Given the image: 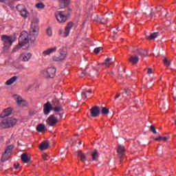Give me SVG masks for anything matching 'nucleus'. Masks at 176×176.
Wrapping results in <instances>:
<instances>
[{"instance_id": "8fccbe9b", "label": "nucleus", "mask_w": 176, "mask_h": 176, "mask_svg": "<svg viewBox=\"0 0 176 176\" xmlns=\"http://www.w3.org/2000/svg\"><path fill=\"white\" fill-rule=\"evenodd\" d=\"M113 39H115L116 38V32H113V34L112 35Z\"/></svg>"}, {"instance_id": "ddd939ff", "label": "nucleus", "mask_w": 176, "mask_h": 176, "mask_svg": "<svg viewBox=\"0 0 176 176\" xmlns=\"http://www.w3.org/2000/svg\"><path fill=\"white\" fill-rule=\"evenodd\" d=\"M90 112L92 118H97L100 116V107L94 106L90 109Z\"/></svg>"}, {"instance_id": "b1692460", "label": "nucleus", "mask_w": 176, "mask_h": 176, "mask_svg": "<svg viewBox=\"0 0 176 176\" xmlns=\"http://www.w3.org/2000/svg\"><path fill=\"white\" fill-rule=\"evenodd\" d=\"M77 156L80 157V160L81 162H82V163H85L86 161V155H85V153H82V151H79L78 152Z\"/></svg>"}, {"instance_id": "393cba45", "label": "nucleus", "mask_w": 176, "mask_h": 176, "mask_svg": "<svg viewBox=\"0 0 176 176\" xmlns=\"http://www.w3.org/2000/svg\"><path fill=\"white\" fill-rule=\"evenodd\" d=\"M157 36H159V32L152 33L149 36H146V38L148 41H151L152 39H156Z\"/></svg>"}, {"instance_id": "6e6d98bb", "label": "nucleus", "mask_w": 176, "mask_h": 176, "mask_svg": "<svg viewBox=\"0 0 176 176\" xmlns=\"http://www.w3.org/2000/svg\"><path fill=\"white\" fill-rule=\"evenodd\" d=\"M129 14V12H124V14Z\"/></svg>"}, {"instance_id": "412c9836", "label": "nucleus", "mask_w": 176, "mask_h": 176, "mask_svg": "<svg viewBox=\"0 0 176 176\" xmlns=\"http://www.w3.org/2000/svg\"><path fill=\"white\" fill-rule=\"evenodd\" d=\"M22 162L23 163H30L31 160V157H28V155L25 153H23L21 156Z\"/></svg>"}, {"instance_id": "864d4df0", "label": "nucleus", "mask_w": 176, "mask_h": 176, "mask_svg": "<svg viewBox=\"0 0 176 176\" xmlns=\"http://www.w3.org/2000/svg\"><path fill=\"white\" fill-rule=\"evenodd\" d=\"M162 140H164V141H167V137H162Z\"/></svg>"}, {"instance_id": "7ed1b4c3", "label": "nucleus", "mask_w": 176, "mask_h": 176, "mask_svg": "<svg viewBox=\"0 0 176 176\" xmlns=\"http://www.w3.org/2000/svg\"><path fill=\"white\" fill-rule=\"evenodd\" d=\"M1 39L6 49H9V47L13 45V42L16 41V38H14V36H8L6 34L2 35Z\"/></svg>"}, {"instance_id": "9d476101", "label": "nucleus", "mask_w": 176, "mask_h": 176, "mask_svg": "<svg viewBox=\"0 0 176 176\" xmlns=\"http://www.w3.org/2000/svg\"><path fill=\"white\" fill-rule=\"evenodd\" d=\"M91 70L89 73H86V72H82V75H85V76H96L97 74L98 73V71H100V67L98 66H91Z\"/></svg>"}, {"instance_id": "1a4fd4ad", "label": "nucleus", "mask_w": 176, "mask_h": 176, "mask_svg": "<svg viewBox=\"0 0 176 176\" xmlns=\"http://www.w3.org/2000/svg\"><path fill=\"white\" fill-rule=\"evenodd\" d=\"M16 10H18V12H20V14L21 16H22V17H28L30 13L28 12L27 8H25V6L24 5L19 4L18 6H16Z\"/></svg>"}, {"instance_id": "4468645a", "label": "nucleus", "mask_w": 176, "mask_h": 176, "mask_svg": "<svg viewBox=\"0 0 176 176\" xmlns=\"http://www.w3.org/2000/svg\"><path fill=\"white\" fill-rule=\"evenodd\" d=\"M59 56H58V58H60V61H64L67 57V48L62 47L59 50Z\"/></svg>"}, {"instance_id": "49530a36", "label": "nucleus", "mask_w": 176, "mask_h": 176, "mask_svg": "<svg viewBox=\"0 0 176 176\" xmlns=\"http://www.w3.org/2000/svg\"><path fill=\"white\" fill-rule=\"evenodd\" d=\"M161 140H163L162 136H159V138H155V141H160Z\"/></svg>"}, {"instance_id": "7c9ffc66", "label": "nucleus", "mask_w": 176, "mask_h": 176, "mask_svg": "<svg viewBox=\"0 0 176 176\" xmlns=\"http://www.w3.org/2000/svg\"><path fill=\"white\" fill-rule=\"evenodd\" d=\"M52 111L54 112H61V111H63V107H61V106L59 104L58 106L53 107Z\"/></svg>"}, {"instance_id": "f3484780", "label": "nucleus", "mask_w": 176, "mask_h": 176, "mask_svg": "<svg viewBox=\"0 0 176 176\" xmlns=\"http://www.w3.org/2000/svg\"><path fill=\"white\" fill-rule=\"evenodd\" d=\"M12 111L13 109L11 107L5 109L0 115L1 118H6V116H10V115H12Z\"/></svg>"}, {"instance_id": "09e8293b", "label": "nucleus", "mask_w": 176, "mask_h": 176, "mask_svg": "<svg viewBox=\"0 0 176 176\" xmlns=\"http://www.w3.org/2000/svg\"><path fill=\"white\" fill-rule=\"evenodd\" d=\"M19 166H20V164H14V168H19Z\"/></svg>"}, {"instance_id": "2f4dec72", "label": "nucleus", "mask_w": 176, "mask_h": 176, "mask_svg": "<svg viewBox=\"0 0 176 176\" xmlns=\"http://www.w3.org/2000/svg\"><path fill=\"white\" fill-rule=\"evenodd\" d=\"M87 93H91V89H89L86 91H82L81 94L82 98H87Z\"/></svg>"}, {"instance_id": "f704fd0d", "label": "nucleus", "mask_w": 176, "mask_h": 176, "mask_svg": "<svg viewBox=\"0 0 176 176\" xmlns=\"http://www.w3.org/2000/svg\"><path fill=\"white\" fill-rule=\"evenodd\" d=\"M52 60H53V61H55L56 63L61 62V58H58V56H57V55H54L52 56Z\"/></svg>"}, {"instance_id": "58836bf2", "label": "nucleus", "mask_w": 176, "mask_h": 176, "mask_svg": "<svg viewBox=\"0 0 176 176\" xmlns=\"http://www.w3.org/2000/svg\"><path fill=\"white\" fill-rule=\"evenodd\" d=\"M99 20H100V22L101 23V24H107V23H108V20H107L104 17L100 18Z\"/></svg>"}, {"instance_id": "bf43d9fd", "label": "nucleus", "mask_w": 176, "mask_h": 176, "mask_svg": "<svg viewBox=\"0 0 176 176\" xmlns=\"http://www.w3.org/2000/svg\"><path fill=\"white\" fill-rule=\"evenodd\" d=\"M124 72H126V70H124Z\"/></svg>"}, {"instance_id": "0eeeda50", "label": "nucleus", "mask_w": 176, "mask_h": 176, "mask_svg": "<svg viewBox=\"0 0 176 176\" xmlns=\"http://www.w3.org/2000/svg\"><path fill=\"white\" fill-rule=\"evenodd\" d=\"M13 148H14V146L12 144L6 148L5 153L1 157L2 162H6V160H9V156L10 155V153H12V151H13Z\"/></svg>"}, {"instance_id": "9b49d317", "label": "nucleus", "mask_w": 176, "mask_h": 176, "mask_svg": "<svg viewBox=\"0 0 176 176\" xmlns=\"http://www.w3.org/2000/svg\"><path fill=\"white\" fill-rule=\"evenodd\" d=\"M51 111H53V106H52L50 102H47L43 105V113L44 115H49Z\"/></svg>"}, {"instance_id": "4c0bfd02", "label": "nucleus", "mask_w": 176, "mask_h": 176, "mask_svg": "<svg viewBox=\"0 0 176 176\" xmlns=\"http://www.w3.org/2000/svg\"><path fill=\"white\" fill-rule=\"evenodd\" d=\"M164 65H166V67H170V61H168V59H167V58H164Z\"/></svg>"}, {"instance_id": "4be33fe9", "label": "nucleus", "mask_w": 176, "mask_h": 176, "mask_svg": "<svg viewBox=\"0 0 176 176\" xmlns=\"http://www.w3.org/2000/svg\"><path fill=\"white\" fill-rule=\"evenodd\" d=\"M140 58L136 55L131 56L129 58V63H131V64H137Z\"/></svg>"}, {"instance_id": "f03ea898", "label": "nucleus", "mask_w": 176, "mask_h": 176, "mask_svg": "<svg viewBox=\"0 0 176 176\" xmlns=\"http://www.w3.org/2000/svg\"><path fill=\"white\" fill-rule=\"evenodd\" d=\"M17 122L18 120L15 118H4L1 121L0 126L1 127H2V129H10V127H13L14 126H16Z\"/></svg>"}, {"instance_id": "f8f14e48", "label": "nucleus", "mask_w": 176, "mask_h": 176, "mask_svg": "<svg viewBox=\"0 0 176 176\" xmlns=\"http://www.w3.org/2000/svg\"><path fill=\"white\" fill-rule=\"evenodd\" d=\"M14 98L16 101L18 105H20V107H25V105H27V102L23 100L21 96L15 95L14 96Z\"/></svg>"}, {"instance_id": "ea45409f", "label": "nucleus", "mask_w": 176, "mask_h": 176, "mask_svg": "<svg viewBox=\"0 0 176 176\" xmlns=\"http://www.w3.org/2000/svg\"><path fill=\"white\" fill-rule=\"evenodd\" d=\"M101 50H102V47H96L94 49V53H96V54H98V53H100V52H101Z\"/></svg>"}, {"instance_id": "bb28decb", "label": "nucleus", "mask_w": 176, "mask_h": 176, "mask_svg": "<svg viewBox=\"0 0 176 176\" xmlns=\"http://www.w3.org/2000/svg\"><path fill=\"white\" fill-rule=\"evenodd\" d=\"M45 129H46V126H45V124H39L36 126V130L39 133H42V131H43V130H45Z\"/></svg>"}, {"instance_id": "39448f33", "label": "nucleus", "mask_w": 176, "mask_h": 176, "mask_svg": "<svg viewBox=\"0 0 176 176\" xmlns=\"http://www.w3.org/2000/svg\"><path fill=\"white\" fill-rule=\"evenodd\" d=\"M57 116H58L60 118H63V113H60L52 114L49 116L47 119V123L49 126H56V124L58 123V117H57Z\"/></svg>"}, {"instance_id": "37998d69", "label": "nucleus", "mask_w": 176, "mask_h": 176, "mask_svg": "<svg viewBox=\"0 0 176 176\" xmlns=\"http://www.w3.org/2000/svg\"><path fill=\"white\" fill-rule=\"evenodd\" d=\"M156 10H157V12H162V9H163V7L162 6L155 7Z\"/></svg>"}, {"instance_id": "4d7b16f0", "label": "nucleus", "mask_w": 176, "mask_h": 176, "mask_svg": "<svg viewBox=\"0 0 176 176\" xmlns=\"http://www.w3.org/2000/svg\"><path fill=\"white\" fill-rule=\"evenodd\" d=\"M3 1H5V0H0V2H3Z\"/></svg>"}, {"instance_id": "c9c22d12", "label": "nucleus", "mask_w": 176, "mask_h": 176, "mask_svg": "<svg viewBox=\"0 0 176 176\" xmlns=\"http://www.w3.org/2000/svg\"><path fill=\"white\" fill-rule=\"evenodd\" d=\"M36 8H37V9H43L45 8V4H43V3H38L36 4Z\"/></svg>"}, {"instance_id": "c03bdc74", "label": "nucleus", "mask_w": 176, "mask_h": 176, "mask_svg": "<svg viewBox=\"0 0 176 176\" xmlns=\"http://www.w3.org/2000/svg\"><path fill=\"white\" fill-rule=\"evenodd\" d=\"M147 74H148V75H151L153 74L152 68H148L147 69Z\"/></svg>"}, {"instance_id": "3c124183", "label": "nucleus", "mask_w": 176, "mask_h": 176, "mask_svg": "<svg viewBox=\"0 0 176 176\" xmlns=\"http://www.w3.org/2000/svg\"><path fill=\"white\" fill-rule=\"evenodd\" d=\"M46 157H47V155H46V154L43 155V160H46Z\"/></svg>"}, {"instance_id": "a878e982", "label": "nucleus", "mask_w": 176, "mask_h": 176, "mask_svg": "<svg viewBox=\"0 0 176 176\" xmlns=\"http://www.w3.org/2000/svg\"><path fill=\"white\" fill-rule=\"evenodd\" d=\"M112 64V58H107L104 60V62L102 63V65H106V67H109Z\"/></svg>"}, {"instance_id": "aec40b11", "label": "nucleus", "mask_w": 176, "mask_h": 176, "mask_svg": "<svg viewBox=\"0 0 176 176\" xmlns=\"http://www.w3.org/2000/svg\"><path fill=\"white\" fill-rule=\"evenodd\" d=\"M32 57V54L31 53H28L25 54L21 55V58H22V61L27 62L31 60V58Z\"/></svg>"}, {"instance_id": "a19ab883", "label": "nucleus", "mask_w": 176, "mask_h": 176, "mask_svg": "<svg viewBox=\"0 0 176 176\" xmlns=\"http://www.w3.org/2000/svg\"><path fill=\"white\" fill-rule=\"evenodd\" d=\"M150 130L151 131H152V133H153V134H156L157 132L156 131V128H155V126L151 125L150 126Z\"/></svg>"}, {"instance_id": "423d86ee", "label": "nucleus", "mask_w": 176, "mask_h": 176, "mask_svg": "<svg viewBox=\"0 0 176 176\" xmlns=\"http://www.w3.org/2000/svg\"><path fill=\"white\" fill-rule=\"evenodd\" d=\"M42 74L44 78H53L56 76V67L54 66L49 67L46 70H43Z\"/></svg>"}, {"instance_id": "20e7f679", "label": "nucleus", "mask_w": 176, "mask_h": 176, "mask_svg": "<svg viewBox=\"0 0 176 176\" xmlns=\"http://www.w3.org/2000/svg\"><path fill=\"white\" fill-rule=\"evenodd\" d=\"M68 16H69V11L68 12H65V11H57L55 12L58 23H65L68 20Z\"/></svg>"}, {"instance_id": "a18cd8bd", "label": "nucleus", "mask_w": 176, "mask_h": 176, "mask_svg": "<svg viewBox=\"0 0 176 176\" xmlns=\"http://www.w3.org/2000/svg\"><path fill=\"white\" fill-rule=\"evenodd\" d=\"M92 19L94 20V21H98V20H100V18L98 17V15H96V16H95L94 18H93L92 16Z\"/></svg>"}, {"instance_id": "c85d7f7f", "label": "nucleus", "mask_w": 176, "mask_h": 176, "mask_svg": "<svg viewBox=\"0 0 176 176\" xmlns=\"http://www.w3.org/2000/svg\"><path fill=\"white\" fill-rule=\"evenodd\" d=\"M59 2L63 8H65V6H68L69 3V0H59Z\"/></svg>"}, {"instance_id": "dca6fc26", "label": "nucleus", "mask_w": 176, "mask_h": 176, "mask_svg": "<svg viewBox=\"0 0 176 176\" xmlns=\"http://www.w3.org/2000/svg\"><path fill=\"white\" fill-rule=\"evenodd\" d=\"M126 151V149L124 148V146L123 145H118L117 152L118 153L119 157L120 159H123V156H124V152Z\"/></svg>"}, {"instance_id": "e433bc0d", "label": "nucleus", "mask_w": 176, "mask_h": 176, "mask_svg": "<svg viewBox=\"0 0 176 176\" xmlns=\"http://www.w3.org/2000/svg\"><path fill=\"white\" fill-rule=\"evenodd\" d=\"M46 32H47V35H48V36H52V35H53V32L52 31V28H48L47 29Z\"/></svg>"}, {"instance_id": "5fc2aeb1", "label": "nucleus", "mask_w": 176, "mask_h": 176, "mask_svg": "<svg viewBox=\"0 0 176 176\" xmlns=\"http://www.w3.org/2000/svg\"><path fill=\"white\" fill-rule=\"evenodd\" d=\"M78 145H82V142H81V141H80V142H78Z\"/></svg>"}, {"instance_id": "72a5a7b5", "label": "nucleus", "mask_w": 176, "mask_h": 176, "mask_svg": "<svg viewBox=\"0 0 176 176\" xmlns=\"http://www.w3.org/2000/svg\"><path fill=\"white\" fill-rule=\"evenodd\" d=\"M124 94H126V96H130V89L124 88V92L122 93V97H126V95Z\"/></svg>"}, {"instance_id": "5701e85b", "label": "nucleus", "mask_w": 176, "mask_h": 176, "mask_svg": "<svg viewBox=\"0 0 176 176\" xmlns=\"http://www.w3.org/2000/svg\"><path fill=\"white\" fill-rule=\"evenodd\" d=\"M16 80H17V76H14L12 77L11 78L8 79L6 82V85L7 86H10V85H13V82H14Z\"/></svg>"}, {"instance_id": "c756f323", "label": "nucleus", "mask_w": 176, "mask_h": 176, "mask_svg": "<svg viewBox=\"0 0 176 176\" xmlns=\"http://www.w3.org/2000/svg\"><path fill=\"white\" fill-rule=\"evenodd\" d=\"M91 156H92V160H96V159L97 157H98V151L97 150H94L92 153H91Z\"/></svg>"}, {"instance_id": "6e6552de", "label": "nucleus", "mask_w": 176, "mask_h": 176, "mask_svg": "<svg viewBox=\"0 0 176 176\" xmlns=\"http://www.w3.org/2000/svg\"><path fill=\"white\" fill-rule=\"evenodd\" d=\"M74 23L72 22H69L67 23V26L65 28V32H63V30H60L58 31L59 35H62L64 38H67L68 35H69V31H71V28H72Z\"/></svg>"}, {"instance_id": "603ef678", "label": "nucleus", "mask_w": 176, "mask_h": 176, "mask_svg": "<svg viewBox=\"0 0 176 176\" xmlns=\"http://www.w3.org/2000/svg\"><path fill=\"white\" fill-rule=\"evenodd\" d=\"M19 47H16L15 48L13 49V52H17V50H19Z\"/></svg>"}, {"instance_id": "de8ad7c7", "label": "nucleus", "mask_w": 176, "mask_h": 176, "mask_svg": "<svg viewBox=\"0 0 176 176\" xmlns=\"http://www.w3.org/2000/svg\"><path fill=\"white\" fill-rule=\"evenodd\" d=\"M120 97V94L117 93L116 96H115V100H117V98H119Z\"/></svg>"}, {"instance_id": "cd10ccee", "label": "nucleus", "mask_w": 176, "mask_h": 176, "mask_svg": "<svg viewBox=\"0 0 176 176\" xmlns=\"http://www.w3.org/2000/svg\"><path fill=\"white\" fill-rule=\"evenodd\" d=\"M58 105H60V102L56 98L53 99L51 102V107H52V108H54L56 107H58Z\"/></svg>"}, {"instance_id": "13d9d810", "label": "nucleus", "mask_w": 176, "mask_h": 176, "mask_svg": "<svg viewBox=\"0 0 176 176\" xmlns=\"http://www.w3.org/2000/svg\"><path fill=\"white\" fill-rule=\"evenodd\" d=\"M111 14H113V12H111Z\"/></svg>"}, {"instance_id": "a211bd4d", "label": "nucleus", "mask_w": 176, "mask_h": 176, "mask_svg": "<svg viewBox=\"0 0 176 176\" xmlns=\"http://www.w3.org/2000/svg\"><path fill=\"white\" fill-rule=\"evenodd\" d=\"M135 53H137L141 57H146L148 56V51L146 50L138 49L135 51Z\"/></svg>"}, {"instance_id": "f257e3e1", "label": "nucleus", "mask_w": 176, "mask_h": 176, "mask_svg": "<svg viewBox=\"0 0 176 176\" xmlns=\"http://www.w3.org/2000/svg\"><path fill=\"white\" fill-rule=\"evenodd\" d=\"M39 35V24L38 23V21L34 20L32 22L31 28L30 30V34L28 36V33L27 32H22L19 38V46H25L30 40L34 42L36 39V37Z\"/></svg>"}, {"instance_id": "2eb2a0df", "label": "nucleus", "mask_w": 176, "mask_h": 176, "mask_svg": "<svg viewBox=\"0 0 176 176\" xmlns=\"http://www.w3.org/2000/svg\"><path fill=\"white\" fill-rule=\"evenodd\" d=\"M56 52H57V47H52L43 51V56H50V54L56 53Z\"/></svg>"}, {"instance_id": "79ce46f5", "label": "nucleus", "mask_w": 176, "mask_h": 176, "mask_svg": "<svg viewBox=\"0 0 176 176\" xmlns=\"http://www.w3.org/2000/svg\"><path fill=\"white\" fill-rule=\"evenodd\" d=\"M62 12H65V13H68V12H69V14H71V12H72V10L71 8H69V7H66L65 8V10H62Z\"/></svg>"}, {"instance_id": "473e14b6", "label": "nucleus", "mask_w": 176, "mask_h": 176, "mask_svg": "<svg viewBox=\"0 0 176 176\" xmlns=\"http://www.w3.org/2000/svg\"><path fill=\"white\" fill-rule=\"evenodd\" d=\"M101 112L102 115H108L109 113V109H107V107H102Z\"/></svg>"}, {"instance_id": "6ab92c4d", "label": "nucleus", "mask_w": 176, "mask_h": 176, "mask_svg": "<svg viewBox=\"0 0 176 176\" xmlns=\"http://www.w3.org/2000/svg\"><path fill=\"white\" fill-rule=\"evenodd\" d=\"M49 145H50L49 141L46 140V141L43 142L39 145L40 151H46V149H47V148H49Z\"/></svg>"}]
</instances>
